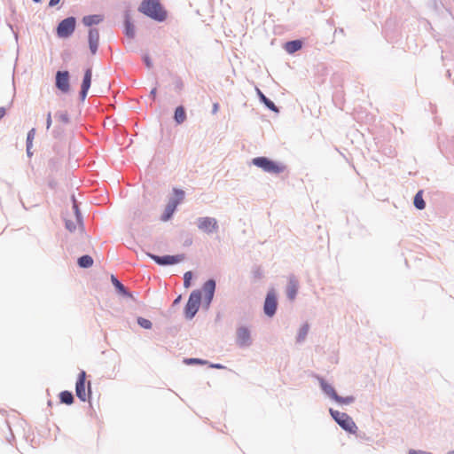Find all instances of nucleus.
<instances>
[{
    "mask_svg": "<svg viewBox=\"0 0 454 454\" xmlns=\"http://www.w3.org/2000/svg\"><path fill=\"white\" fill-rule=\"evenodd\" d=\"M32 147H33V144H26V151H27V154L29 158L32 157V155H33Z\"/></svg>",
    "mask_w": 454,
    "mask_h": 454,
    "instance_id": "41",
    "label": "nucleus"
},
{
    "mask_svg": "<svg viewBox=\"0 0 454 454\" xmlns=\"http://www.w3.org/2000/svg\"><path fill=\"white\" fill-rule=\"evenodd\" d=\"M85 383H86V372L84 371H81L78 374V378L75 383V393L76 396L82 401H87L88 397L90 398L91 395L90 390V382L88 383V396L85 391Z\"/></svg>",
    "mask_w": 454,
    "mask_h": 454,
    "instance_id": "8",
    "label": "nucleus"
},
{
    "mask_svg": "<svg viewBox=\"0 0 454 454\" xmlns=\"http://www.w3.org/2000/svg\"><path fill=\"white\" fill-rule=\"evenodd\" d=\"M137 322L139 326L146 330L151 329L153 326V324L149 319L144 318L142 317H138Z\"/></svg>",
    "mask_w": 454,
    "mask_h": 454,
    "instance_id": "33",
    "label": "nucleus"
},
{
    "mask_svg": "<svg viewBox=\"0 0 454 454\" xmlns=\"http://www.w3.org/2000/svg\"><path fill=\"white\" fill-rule=\"evenodd\" d=\"M111 282L119 294L133 299L132 294L114 275H111Z\"/></svg>",
    "mask_w": 454,
    "mask_h": 454,
    "instance_id": "15",
    "label": "nucleus"
},
{
    "mask_svg": "<svg viewBox=\"0 0 454 454\" xmlns=\"http://www.w3.org/2000/svg\"><path fill=\"white\" fill-rule=\"evenodd\" d=\"M181 299H182V296H181V295L177 296V297L174 300V301H173V303H172V306H176V305H177V304L180 302Z\"/></svg>",
    "mask_w": 454,
    "mask_h": 454,
    "instance_id": "49",
    "label": "nucleus"
},
{
    "mask_svg": "<svg viewBox=\"0 0 454 454\" xmlns=\"http://www.w3.org/2000/svg\"><path fill=\"white\" fill-rule=\"evenodd\" d=\"M137 11L157 22H163L168 18V12L160 0H143Z\"/></svg>",
    "mask_w": 454,
    "mask_h": 454,
    "instance_id": "1",
    "label": "nucleus"
},
{
    "mask_svg": "<svg viewBox=\"0 0 454 454\" xmlns=\"http://www.w3.org/2000/svg\"><path fill=\"white\" fill-rule=\"evenodd\" d=\"M202 294L200 290H193L188 298L184 307V317L187 320L192 319L199 311Z\"/></svg>",
    "mask_w": 454,
    "mask_h": 454,
    "instance_id": "4",
    "label": "nucleus"
},
{
    "mask_svg": "<svg viewBox=\"0 0 454 454\" xmlns=\"http://www.w3.org/2000/svg\"><path fill=\"white\" fill-rule=\"evenodd\" d=\"M35 3H40L42 0H32Z\"/></svg>",
    "mask_w": 454,
    "mask_h": 454,
    "instance_id": "54",
    "label": "nucleus"
},
{
    "mask_svg": "<svg viewBox=\"0 0 454 454\" xmlns=\"http://www.w3.org/2000/svg\"><path fill=\"white\" fill-rule=\"evenodd\" d=\"M72 201H73V209L74 211L76 221H77V223H82V215L79 209V206H78L77 200H75L74 195L72 196Z\"/></svg>",
    "mask_w": 454,
    "mask_h": 454,
    "instance_id": "30",
    "label": "nucleus"
},
{
    "mask_svg": "<svg viewBox=\"0 0 454 454\" xmlns=\"http://www.w3.org/2000/svg\"><path fill=\"white\" fill-rule=\"evenodd\" d=\"M104 20V17L101 14H90L86 15L82 18V23L86 27H92L98 25Z\"/></svg>",
    "mask_w": 454,
    "mask_h": 454,
    "instance_id": "19",
    "label": "nucleus"
},
{
    "mask_svg": "<svg viewBox=\"0 0 454 454\" xmlns=\"http://www.w3.org/2000/svg\"><path fill=\"white\" fill-rule=\"evenodd\" d=\"M309 331V325L308 323H304L299 329L296 336V342L301 344L305 341L307 335Z\"/></svg>",
    "mask_w": 454,
    "mask_h": 454,
    "instance_id": "22",
    "label": "nucleus"
},
{
    "mask_svg": "<svg viewBox=\"0 0 454 454\" xmlns=\"http://www.w3.org/2000/svg\"><path fill=\"white\" fill-rule=\"evenodd\" d=\"M317 380L319 381L320 387L324 394L335 401L338 396V394L335 391L334 387L331 384L326 382V380L322 377L318 376Z\"/></svg>",
    "mask_w": 454,
    "mask_h": 454,
    "instance_id": "16",
    "label": "nucleus"
},
{
    "mask_svg": "<svg viewBox=\"0 0 454 454\" xmlns=\"http://www.w3.org/2000/svg\"><path fill=\"white\" fill-rule=\"evenodd\" d=\"M176 209L172 206L166 205L163 214L160 216V220L163 222L168 221L175 213Z\"/></svg>",
    "mask_w": 454,
    "mask_h": 454,
    "instance_id": "29",
    "label": "nucleus"
},
{
    "mask_svg": "<svg viewBox=\"0 0 454 454\" xmlns=\"http://www.w3.org/2000/svg\"><path fill=\"white\" fill-rule=\"evenodd\" d=\"M356 398L355 396L353 395H348V396H340L338 395L335 402L340 403V404H345V405H348V404H351L355 402Z\"/></svg>",
    "mask_w": 454,
    "mask_h": 454,
    "instance_id": "31",
    "label": "nucleus"
},
{
    "mask_svg": "<svg viewBox=\"0 0 454 454\" xmlns=\"http://www.w3.org/2000/svg\"><path fill=\"white\" fill-rule=\"evenodd\" d=\"M213 299H214V296L212 295H207V296H205L204 298V306L205 308H208L211 304V302L213 301Z\"/></svg>",
    "mask_w": 454,
    "mask_h": 454,
    "instance_id": "39",
    "label": "nucleus"
},
{
    "mask_svg": "<svg viewBox=\"0 0 454 454\" xmlns=\"http://www.w3.org/2000/svg\"><path fill=\"white\" fill-rule=\"evenodd\" d=\"M446 454H454V450L449 451Z\"/></svg>",
    "mask_w": 454,
    "mask_h": 454,
    "instance_id": "55",
    "label": "nucleus"
},
{
    "mask_svg": "<svg viewBox=\"0 0 454 454\" xmlns=\"http://www.w3.org/2000/svg\"><path fill=\"white\" fill-rule=\"evenodd\" d=\"M197 226L207 234H211L219 228L217 220L209 216L199 217L197 219Z\"/></svg>",
    "mask_w": 454,
    "mask_h": 454,
    "instance_id": "10",
    "label": "nucleus"
},
{
    "mask_svg": "<svg viewBox=\"0 0 454 454\" xmlns=\"http://www.w3.org/2000/svg\"><path fill=\"white\" fill-rule=\"evenodd\" d=\"M422 195H423V191L420 190L415 194L414 199H413V204H414L415 207L419 210H423L426 207V202H425Z\"/></svg>",
    "mask_w": 454,
    "mask_h": 454,
    "instance_id": "28",
    "label": "nucleus"
},
{
    "mask_svg": "<svg viewBox=\"0 0 454 454\" xmlns=\"http://www.w3.org/2000/svg\"><path fill=\"white\" fill-rule=\"evenodd\" d=\"M62 160L61 158L55 156L49 159L47 167L51 172H57L61 168Z\"/></svg>",
    "mask_w": 454,
    "mask_h": 454,
    "instance_id": "23",
    "label": "nucleus"
},
{
    "mask_svg": "<svg viewBox=\"0 0 454 454\" xmlns=\"http://www.w3.org/2000/svg\"><path fill=\"white\" fill-rule=\"evenodd\" d=\"M219 110V104L217 102L213 104L212 114H215Z\"/></svg>",
    "mask_w": 454,
    "mask_h": 454,
    "instance_id": "45",
    "label": "nucleus"
},
{
    "mask_svg": "<svg viewBox=\"0 0 454 454\" xmlns=\"http://www.w3.org/2000/svg\"><path fill=\"white\" fill-rule=\"evenodd\" d=\"M65 226L71 232L76 230V223L73 220H65Z\"/></svg>",
    "mask_w": 454,
    "mask_h": 454,
    "instance_id": "36",
    "label": "nucleus"
},
{
    "mask_svg": "<svg viewBox=\"0 0 454 454\" xmlns=\"http://www.w3.org/2000/svg\"><path fill=\"white\" fill-rule=\"evenodd\" d=\"M254 278H262V273L259 269H257L256 270L254 271Z\"/></svg>",
    "mask_w": 454,
    "mask_h": 454,
    "instance_id": "47",
    "label": "nucleus"
},
{
    "mask_svg": "<svg viewBox=\"0 0 454 454\" xmlns=\"http://www.w3.org/2000/svg\"><path fill=\"white\" fill-rule=\"evenodd\" d=\"M184 363L186 364H207V361L200 358H186Z\"/></svg>",
    "mask_w": 454,
    "mask_h": 454,
    "instance_id": "34",
    "label": "nucleus"
},
{
    "mask_svg": "<svg viewBox=\"0 0 454 454\" xmlns=\"http://www.w3.org/2000/svg\"><path fill=\"white\" fill-rule=\"evenodd\" d=\"M92 71L91 68H87L84 72L81 89L90 90L91 85Z\"/></svg>",
    "mask_w": 454,
    "mask_h": 454,
    "instance_id": "27",
    "label": "nucleus"
},
{
    "mask_svg": "<svg viewBox=\"0 0 454 454\" xmlns=\"http://www.w3.org/2000/svg\"><path fill=\"white\" fill-rule=\"evenodd\" d=\"M215 288L216 282L213 278L207 279L202 286V291L204 292L205 296H207L208 294L214 296L215 293Z\"/></svg>",
    "mask_w": 454,
    "mask_h": 454,
    "instance_id": "21",
    "label": "nucleus"
},
{
    "mask_svg": "<svg viewBox=\"0 0 454 454\" xmlns=\"http://www.w3.org/2000/svg\"><path fill=\"white\" fill-rule=\"evenodd\" d=\"M6 111L4 107H0V120L5 115Z\"/></svg>",
    "mask_w": 454,
    "mask_h": 454,
    "instance_id": "50",
    "label": "nucleus"
},
{
    "mask_svg": "<svg viewBox=\"0 0 454 454\" xmlns=\"http://www.w3.org/2000/svg\"><path fill=\"white\" fill-rule=\"evenodd\" d=\"M186 119V112L183 106H179L176 108L174 113V120L176 124H182Z\"/></svg>",
    "mask_w": 454,
    "mask_h": 454,
    "instance_id": "24",
    "label": "nucleus"
},
{
    "mask_svg": "<svg viewBox=\"0 0 454 454\" xmlns=\"http://www.w3.org/2000/svg\"><path fill=\"white\" fill-rule=\"evenodd\" d=\"M89 90L81 89L79 92V98L81 101H84L87 95H88Z\"/></svg>",
    "mask_w": 454,
    "mask_h": 454,
    "instance_id": "40",
    "label": "nucleus"
},
{
    "mask_svg": "<svg viewBox=\"0 0 454 454\" xmlns=\"http://www.w3.org/2000/svg\"><path fill=\"white\" fill-rule=\"evenodd\" d=\"M55 118L58 121H59L60 122L65 123V124L68 123L69 121H70L69 120V115H68L67 112H66V111H64V112H61V111L57 112L55 114Z\"/></svg>",
    "mask_w": 454,
    "mask_h": 454,
    "instance_id": "32",
    "label": "nucleus"
},
{
    "mask_svg": "<svg viewBox=\"0 0 454 454\" xmlns=\"http://www.w3.org/2000/svg\"><path fill=\"white\" fill-rule=\"evenodd\" d=\"M356 436L361 439H364V438H365V433H359L358 434H356Z\"/></svg>",
    "mask_w": 454,
    "mask_h": 454,
    "instance_id": "52",
    "label": "nucleus"
},
{
    "mask_svg": "<svg viewBox=\"0 0 454 454\" xmlns=\"http://www.w3.org/2000/svg\"><path fill=\"white\" fill-rule=\"evenodd\" d=\"M69 78L68 71H57L55 75L56 88L63 93H67L70 90Z\"/></svg>",
    "mask_w": 454,
    "mask_h": 454,
    "instance_id": "11",
    "label": "nucleus"
},
{
    "mask_svg": "<svg viewBox=\"0 0 454 454\" xmlns=\"http://www.w3.org/2000/svg\"><path fill=\"white\" fill-rule=\"evenodd\" d=\"M192 278V271H186L184 274V286L185 288L189 287L191 286V280Z\"/></svg>",
    "mask_w": 454,
    "mask_h": 454,
    "instance_id": "35",
    "label": "nucleus"
},
{
    "mask_svg": "<svg viewBox=\"0 0 454 454\" xmlns=\"http://www.w3.org/2000/svg\"><path fill=\"white\" fill-rule=\"evenodd\" d=\"M236 344L240 348H248L253 344L251 331L248 326L240 325L236 329Z\"/></svg>",
    "mask_w": 454,
    "mask_h": 454,
    "instance_id": "7",
    "label": "nucleus"
},
{
    "mask_svg": "<svg viewBox=\"0 0 454 454\" xmlns=\"http://www.w3.org/2000/svg\"><path fill=\"white\" fill-rule=\"evenodd\" d=\"M49 185H50L51 188H53V187H54V184H53V183H51V182H50Z\"/></svg>",
    "mask_w": 454,
    "mask_h": 454,
    "instance_id": "53",
    "label": "nucleus"
},
{
    "mask_svg": "<svg viewBox=\"0 0 454 454\" xmlns=\"http://www.w3.org/2000/svg\"><path fill=\"white\" fill-rule=\"evenodd\" d=\"M302 47V42L301 40H292L285 43V50L289 54H294Z\"/></svg>",
    "mask_w": 454,
    "mask_h": 454,
    "instance_id": "20",
    "label": "nucleus"
},
{
    "mask_svg": "<svg viewBox=\"0 0 454 454\" xmlns=\"http://www.w3.org/2000/svg\"><path fill=\"white\" fill-rule=\"evenodd\" d=\"M35 135V129L33 128L27 132L26 144H33Z\"/></svg>",
    "mask_w": 454,
    "mask_h": 454,
    "instance_id": "37",
    "label": "nucleus"
},
{
    "mask_svg": "<svg viewBox=\"0 0 454 454\" xmlns=\"http://www.w3.org/2000/svg\"><path fill=\"white\" fill-rule=\"evenodd\" d=\"M253 165L255 167L262 168L264 172L270 174H280L286 170V166L277 162L268 157L259 156L255 157L252 160Z\"/></svg>",
    "mask_w": 454,
    "mask_h": 454,
    "instance_id": "2",
    "label": "nucleus"
},
{
    "mask_svg": "<svg viewBox=\"0 0 454 454\" xmlns=\"http://www.w3.org/2000/svg\"><path fill=\"white\" fill-rule=\"evenodd\" d=\"M77 264L80 268L88 269L92 266L93 259L90 255L84 254L78 258Z\"/></svg>",
    "mask_w": 454,
    "mask_h": 454,
    "instance_id": "25",
    "label": "nucleus"
},
{
    "mask_svg": "<svg viewBox=\"0 0 454 454\" xmlns=\"http://www.w3.org/2000/svg\"><path fill=\"white\" fill-rule=\"evenodd\" d=\"M76 27L75 17L70 16L62 20L56 27L57 35L59 38H68L73 35Z\"/></svg>",
    "mask_w": 454,
    "mask_h": 454,
    "instance_id": "5",
    "label": "nucleus"
},
{
    "mask_svg": "<svg viewBox=\"0 0 454 454\" xmlns=\"http://www.w3.org/2000/svg\"><path fill=\"white\" fill-rule=\"evenodd\" d=\"M209 367L215 369H225V366L223 365L222 364H210Z\"/></svg>",
    "mask_w": 454,
    "mask_h": 454,
    "instance_id": "44",
    "label": "nucleus"
},
{
    "mask_svg": "<svg viewBox=\"0 0 454 454\" xmlns=\"http://www.w3.org/2000/svg\"><path fill=\"white\" fill-rule=\"evenodd\" d=\"M59 400L61 403L70 405L74 403V397L71 391L64 390L59 394Z\"/></svg>",
    "mask_w": 454,
    "mask_h": 454,
    "instance_id": "26",
    "label": "nucleus"
},
{
    "mask_svg": "<svg viewBox=\"0 0 454 454\" xmlns=\"http://www.w3.org/2000/svg\"><path fill=\"white\" fill-rule=\"evenodd\" d=\"M278 309V298L274 289L268 291L263 304V312L269 317H272Z\"/></svg>",
    "mask_w": 454,
    "mask_h": 454,
    "instance_id": "9",
    "label": "nucleus"
},
{
    "mask_svg": "<svg viewBox=\"0 0 454 454\" xmlns=\"http://www.w3.org/2000/svg\"><path fill=\"white\" fill-rule=\"evenodd\" d=\"M123 25L124 30L123 33L125 36L129 39H134L136 36V27L131 20L130 10L126 9L123 12Z\"/></svg>",
    "mask_w": 454,
    "mask_h": 454,
    "instance_id": "12",
    "label": "nucleus"
},
{
    "mask_svg": "<svg viewBox=\"0 0 454 454\" xmlns=\"http://www.w3.org/2000/svg\"><path fill=\"white\" fill-rule=\"evenodd\" d=\"M156 92H157V89L156 88H153L151 91H150V97L154 99L155 97H156Z\"/></svg>",
    "mask_w": 454,
    "mask_h": 454,
    "instance_id": "48",
    "label": "nucleus"
},
{
    "mask_svg": "<svg viewBox=\"0 0 454 454\" xmlns=\"http://www.w3.org/2000/svg\"><path fill=\"white\" fill-rule=\"evenodd\" d=\"M175 196L170 198L168 204V206H172L174 209H176L177 206L184 200V192L178 188H174L173 190Z\"/></svg>",
    "mask_w": 454,
    "mask_h": 454,
    "instance_id": "17",
    "label": "nucleus"
},
{
    "mask_svg": "<svg viewBox=\"0 0 454 454\" xmlns=\"http://www.w3.org/2000/svg\"><path fill=\"white\" fill-rule=\"evenodd\" d=\"M257 95L261 103H262L268 109L274 113H278V107L271 101L269 98H267L259 89H257Z\"/></svg>",
    "mask_w": 454,
    "mask_h": 454,
    "instance_id": "18",
    "label": "nucleus"
},
{
    "mask_svg": "<svg viewBox=\"0 0 454 454\" xmlns=\"http://www.w3.org/2000/svg\"><path fill=\"white\" fill-rule=\"evenodd\" d=\"M89 48L91 54H96L99 43V31L98 28L90 27L88 33Z\"/></svg>",
    "mask_w": 454,
    "mask_h": 454,
    "instance_id": "13",
    "label": "nucleus"
},
{
    "mask_svg": "<svg viewBox=\"0 0 454 454\" xmlns=\"http://www.w3.org/2000/svg\"><path fill=\"white\" fill-rule=\"evenodd\" d=\"M143 61H144V63H145V65L146 66L147 68H151L153 67V62H152V59L149 57V55L145 54L143 57Z\"/></svg>",
    "mask_w": 454,
    "mask_h": 454,
    "instance_id": "38",
    "label": "nucleus"
},
{
    "mask_svg": "<svg viewBox=\"0 0 454 454\" xmlns=\"http://www.w3.org/2000/svg\"><path fill=\"white\" fill-rule=\"evenodd\" d=\"M329 412L334 421L346 432L349 434H356L357 433V426L356 425L353 419L345 412H340L339 411L333 410V408L329 409Z\"/></svg>",
    "mask_w": 454,
    "mask_h": 454,
    "instance_id": "3",
    "label": "nucleus"
},
{
    "mask_svg": "<svg viewBox=\"0 0 454 454\" xmlns=\"http://www.w3.org/2000/svg\"><path fill=\"white\" fill-rule=\"evenodd\" d=\"M51 123H52L51 114V113H49L47 114V118H46V129H49L51 128Z\"/></svg>",
    "mask_w": 454,
    "mask_h": 454,
    "instance_id": "42",
    "label": "nucleus"
},
{
    "mask_svg": "<svg viewBox=\"0 0 454 454\" xmlns=\"http://www.w3.org/2000/svg\"><path fill=\"white\" fill-rule=\"evenodd\" d=\"M408 454H433L424 450H410Z\"/></svg>",
    "mask_w": 454,
    "mask_h": 454,
    "instance_id": "43",
    "label": "nucleus"
},
{
    "mask_svg": "<svg viewBox=\"0 0 454 454\" xmlns=\"http://www.w3.org/2000/svg\"><path fill=\"white\" fill-rule=\"evenodd\" d=\"M148 256L158 265L160 266H168V265H174L176 263L181 262L184 260L185 255L184 254H179L175 255H157L154 254H148Z\"/></svg>",
    "mask_w": 454,
    "mask_h": 454,
    "instance_id": "6",
    "label": "nucleus"
},
{
    "mask_svg": "<svg viewBox=\"0 0 454 454\" xmlns=\"http://www.w3.org/2000/svg\"><path fill=\"white\" fill-rule=\"evenodd\" d=\"M299 289V281L294 275H291L288 278L286 285V296L290 301H294L296 298Z\"/></svg>",
    "mask_w": 454,
    "mask_h": 454,
    "instance_id": "14",
    "label": "nucleus"
},
{
    "mask_svg": "<svg viewBox=\"0 0 454 454\" xmlns=\"http://www.w3.org/2000/svg\"><path fill=\"white\" fill-rule=\"evenodd\" d=\"M59 2H60V0H50L49 6L53 7V6L57 5Z\"/></svg>",
    "mask_w": 454,
    "mask_h": 454,
    "instance_id": "46",
    "label": "nucleus"
},
{
    "mask_svg": "<svg viewBox=\"0 0 454 454\" xmlns=\"http://www.w3.org/2000/svg\"><path fill=\"white\" fill-rule=\"evenodd\" d=\"M192 239H187L184 241V246H190V245H192Z\"/></svg>",
    "mask_w": 454,
    "mask_h": 454,
    "instance_id": "51",
    "label": "nucleus"
}]
</instances>
